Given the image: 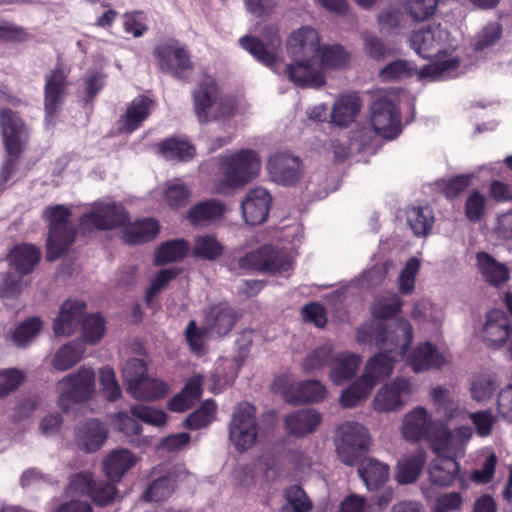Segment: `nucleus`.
I'll use <instances>...</instances> for the list:
<instances>
[{
	"mask_svg": "<svg viewBox=\"0 0 512 512\" xmlns=\"http://www.w3.org/2000/svg\"><path fill=\"white\" fill-rule=\"evenodd\" d=\"M412 338L410 322H364L357 329V341L374 344L379 349V353L366 363L362 374L364 381L374 387L380 380L389 377L395 362L410 347Z\"/></svg>",
	"mask_w": 512,
	"mask_h": 512,
	"instance_id": "f257e3e1",
	"label": "nucleus"
},
{
	"mask_svg": "<svg viewBox=\"0 0 512 512\" xmlns=\"http://www.w3.org/2000/svg\"><path fill=\"white\" fill-rule=\"evenodd\" d=\"M218 161L220 178L217 190L220 193L243 187L258 176L261 168L259 154L252 149L227 152L219 156Z\"/></svg>",
	"mask_w": 512,
	"mask_h": 512,
	"instance_id": "f03ea898",
	"label": "nucleus"
},
{
	"mask_svg": "<svg viewBox=\"0 0 512 512\" xmlns=\"http://www.w3.org/2000/svg\"><path fill=\"white\" fill-rule=\"evenodd\" d=\"M71 215V210L60 204L48 206L43 210L42 217L49 228L46 243L48 261L58 259L74 242L76 229L70 221Z\"/></svg>",
	"mask_w": 512,
	"mask_h": 512,
	"instance_id": "7ed1b4c3",
	"label": "nucleus"
},
{
	"mask_svg": "<svg viewBox=\"0 0 512 512\" xmlns=\"http://www.w3.org/2000/svg\"><path fill=\"white\" fill-rule=\"evenodd\" d=\"M194 111L200 123L219 120L234 115L236 102L230 96L220 95L217 85L206 80L193 92Z\"/></svg>",
	"mask_w": 512,
	"mask_h": 512,
	"instance_id": "20e7f679",
	"label": "nucleus"
},
{
	"mask_svg": "<svg viewBox=\"0 0 512 512\" xmlns=\"http://www.w3.org/2000/svg\"><path fill=\"white\" fill-rule=\"evenodd\" d=\"M371 443L368 429L358 422L346 421L337 428V455L347 466L355 465L360 455L369 450Z\"/></svg>",
	"mask_w": 512,
	"mask_h": 512,
	"instance_id": "39448f33",
	"label": "nucleus"
},
{
	"mask_svg": "<svg viewBox=\"0 0 512 512\" xmlns=\"http://www.w3.org/2000/svg\"><path fill=\"white\" fill-rule=\"evenodd\" d=\"M58 406L69 411L72 404L89 399L95 391V373L86 366L63 377L56 384Z\"/></svg>",
	"mask_w": 512,
	"mask_h": 512,
	"instance_id": "423d86ee",
	"label": "nucleus"
},
{
	"mask_svg": "<svg viewBox=\"0 0 512 512\" xmlns=\"http://www.w3.org/2000/svg\"><path fill=\"white\" fill-rule=\"evenodd\" d=\"M258 424L256 407L248 402L237 404L229 423V439L237 451L250 449L256 442Z\"/></svg>",
	"mask_w": 512,
	"mask_h": 512,
	"instance_id": "0eeeda50",
	"label": "nucleus"
},
{
	"mask_svg": "<svg viewBox=\"0 0 512 512\" xmlns=\"http://www.w3.org/2000/svg\"><path fill=\"white\" fill-rule=\"evenodd\" d=\"M128 219V212L121 203L104 198L91 204L89 212L81 216L80 226L89 230H111L124 225Z\"/></svg>",
	"mask_w": 512,
	"mask_h": 512,
	"instance_id": "6e6552de",
	"label": "nucleus"
},
{
	"mask_svg": "<svg viewBox=\"0 0 512 512\" xmlns=\"http://www.w3.org/2000/svg\"><path fill=\"white\" fill-rule=\"evenodd\" d=\"M237 266L245 270L282 273L292 267V259L272 245H263L259 249L240 257L237 260Z\"/></svg>",
	"mask_w": 512,
	"mask_h": 512,
	"instance_id": "1a4fd4ad",
	"label": "nucleus"
},
{
	"mask_svg": "<svg viewBox=\"0 0 512 512\" xmlns=\"http://www.w3.org/2000/svg\"><path fill=\"white\" fill-rule=\"evenodd\" d=\"M414 386L409 379L397 377L383 385L375 394L373 407L381 413L401 410L413 395Z\"/></svg>",
	"mask_w": 512,
	"mask_h": 512,
	"instance_id": "9d476101",
	"label": "nucleus"
},
{
	"mask_svg": "<svg viewBox=\"0 0 512 512\" xmlns=\"http://www.w3.org/2000/svg\"><path fill=\"white\" fill-rule=\"evenodd\" d=\"M409 41L411 48L423 58H430L453 47L448 30L440 24L413 32Z\"/></svg>",
	"mask_w": 512,
	"mask_h": 512,
	"instance_id": "9b49d317",
	"label": "nucleus"
},
{
	"mask_svg": "<svg viewBox=\"0 0 512 512\" xmlns=\"http://www.w3.org/2000/svg\"><path fill=\"white\" fill-rule=\"evenodd\" d=\"M267 169L271 179L284 186L298 182L303 173L300 158L288 152H277L271 155Z\"/></svg>",
	"mask_w": 512,
	"mask_h": 512,
	"instance_id": "f8f14e48",
	"label": "nucleus"
},
{
	"mask_svg": "<svg viewBox=\"0 0 512 512\" xmlns=\"http://www.w3.org/2000/svg\"><path fill=\"white\" fill-rule=\"evenodd\" d=\"M154 56L160 69L170 73L176 78H181V72L192 68L189 54L184 47L176 42H166L157 45Z\"/></svg>",
	"mask_w": 512,
	"mask_h": 512,
	"instance_id": "ddd939ff",
	"label": "nucleus"
},
{
	"mask_svg": "<svg viewBox=\"0 0 512 512\" xmlns=\"http://www.w3.org/2000/svg\"><path fill=\"white\" fill-rule=\"evenodd\" d=\"M371 124L376 133L392 139L400 131V116L394 103L387 99H378L371 106Z\"/></svg>",
	"mask_w": 512,
	"mask_h": 512,
	"instance_id": "4468645a",
	"label": "nucleus"
},
{
	"mask_svg": "<svg viewBox=\"0 0 512 512\" xmlns=\"http://www.w3.org/2000/svg\"><path fill=\"white\" fill-rule=\"evenodd\" d=\"M287 51L292 60L319 59L320 41L317 31L310 26L297 29L287 41Z\"/></svg>",
	"mask_w": 512,
	"mask_h": 512,
	"instance_id": "2eb2a0df",
	"label": "nucleus"
},
{
	"mask_svg": "<svg viewBox=\"0 0 512 512\" xmlns=\"http://www.w3.org/2000/svg\"><path fill=\"white\" fill-rule=\"evenodd\" d=\"M0 126L7 153L18 156L28 139V132L24 122L11 110L0 111Z\"/></svg>",
	"mask_w": 512,
	"mask_h": 512,
	"instance_id": "dca6fc26",
	"label": "nucleus"
},
{
	"mask_svg": "<svg viewBox=\"0 0 512 512\" xmlns=\"http://www.w3.org/2000/svg\"><path fill=\"white\" fill-rule=\"evenodd\" d=\"M286 74L290 81L302 88H319L325 83L319 59L292 60L286 66Z\"/></svg>",
	"mask_w": 512,
	"mask_h": 512,
	"instance_id": "f3484780",
	"label": "nucleus"
},
{
	"mask_svg": "<svg viewBox=\"0 0 512 512\" xmlns=\"http://www.w3.org/2000/svg\"><path fill=\"white\" fill-rule=\"evenodd\" d=\"M472 436V429L469 426H460L455 432L450 431L446 426H439L435 430L432 439V451L434 453H450L459 456L463 453V447Z\"/></svg>",
	"mask_w": 512,
	"mask_h": 512,
	"instance_id": "a211bd4d",
	"label": "nucleus"
},
{
	"mask_svg": "<svg viewBox=\"0 0 512 512\" xmlns=\"http://www.w3.org/2000/svg\"><path fill=\"white\" fill-rule=\"evenodd\" d=\"M272 197L268 190L257 187L247 192L241 202L244 220L250 225L262 224L268 217Z\"/></svg>",
	"mask_w": 512,
	"mask_h": 512,
	"instance_id": "6ab92c4d",
	"label": "nucleus"
},
{
	"mask_svg": "<svg viewBox=\"0 0 512 512\" xmlns=\"http://www.w3.org/2000/svg\"><path fill=\"white\" fill-rule=\"evenodd\" d=\"M449 357L441 353L436 346L430 342L418 345L407 356L406 363L415 373H421L431 369H441L448 364Z\"/></svg>",
	"mask_w": 512,
	"mask_h": 512,
	"instance_id": "aec40b11",
	"label": "nucleus"
},
{
	"mask_svg": "<svg viewBox=\"0 0 512 512\" xmlns=\"http://www.w3.org/2000/svg\"><path fill=\"white\" fill-rule=\"evenodd\" d=\"M233 328V322H208L207 325H197L189 322L185 337L192 351L201 354L204 351V342L211 338L226 335Z\"/></svg>",
	"mask_w": 512,
	"mask_h": 512,
	"instance_id": "412c9836",
	"label": "nucleus"
},
{
	"mask_svg": "<svg viewBox=\"0 0 512 512\" xmlns=\"http://www.w3.org/2000/svg\"><path fill=\"white\" fill-rule=\"evenodd\" d=\"M428 467L429 480L439 487L451 486L459 477V464L455 460L457 456L450 453H435Z\"/></svg>",
	"mask_w": 512,
	"mask_h": 512,
	"instance_id": "4be33fe9",
	"label": "nucleus"
},
{
	"mask_svg": "<svg viewBox=\"0 0 512 512\" xmlns=\"http://www.w3.org/2000/svg\"><path fill=\"white\" fill-rule=\"evenodd\" d=\"M286 431L295 437L314 433L322 421L321 414L312 408L293 411L284 417Z\"/></svg>",
	"mask_w": 512,
	"mask_h": 512,
	"instance_id": "5701e85b",
	"label": "nucleus"
},
{
	"mask_svg": "<svg viewBox=\"0 0 512 512\" xmlns=\"http://www.w3.org/2000/svg\"><path fill=\"white\" fill-rule=\"evenodd\" d=\"M67 86L66 75L62 69L56 68L46 77L44 105L46 118L51 120L61 106Z\"/></svg>",
	"mask_w": 512,
	"mask_h": 512,
	"instance_id": "b1692460",
	"label": "nucleus"
},
{
	"mask_svg": "<svg viewBox=\"0 0 512 512\" xmlns=\"http://www.w3.org/2000/svg\"><path fill=\"white\" fill-rule=\"evenodd\" d=\"M239 43L256 59L266 66L273 67L281 59L280 39L274 36L268 46L251 36L240 38Z\"/></svg>",
	"mask_w": 512,
	"mask_h": 512,
	"instance_id": "393cba45",
	"label": "nucleus"
},
{
	"mask_svg": "<svg viewBox=\"0 0 512 512\" xmlns=\"http://www.w3.org/2000/svg\"><path fill=\"white\" fill-rule=\"evenodd\" d=\"M358 475L370 491L378 490L389 480L390 467L387 463L373 457L362 459Z\"/></svg>",
	"mask_w": 512,
	"mask_h": 512,
	"instance_id": "a878e982",
	"label": "nucleus"
},
{
	"mask_svg": "<svg viewBox=\"0 0 512 512\" xmlns=\"http://www.w3.org/2000/svg\"><path fill=\"white\" fill-rule=\"evenodd\" d=\"M437 428L433 431L430 429L427 411L423 407H417L405 415L402 434L407 440L417 441L429 437L432 442Z\"/></svg>",
	"mask_w": 512,
	"mask_h": 512,
	"instance_id": "bb28decb",
	"label": "nucleus"
},
{
	"mask_svg": "<svg viewBox=\"0 0 512 512\" xmlns=\"http://www.w3.org/2000/svg\"><path fill=\"white\" fill-rule=\"evenodd\" d=\"M326 397V388L316 380L300 382L284 391V399L292 405L320 402Z\"/></svg>",
	"mask_w": 512,
	"mask_h": 512,
	"instance_id": "cd10ccee",
	"label": "nucleus"
},
{
	"mask_svg": "<svg viewBox=\"0 0 512 512\" xmlns=\"http://www.w3.org/2000/svg\"><path fill=\"white\" fill-rule=\"evenodd\" d=\"M224 205L216 200L202 201L187 211V219L193 226L206 227L222 220Z\"/></svg>",
	"mask_w": 512,
	"mask_h": 512,
	"instance_id": "c85d7f7f",
	"label": "nucleus"
},
{
	"mask_svg": "<svg viewBox=\"0 0 512 512\" xmlns=\"http://www.w3.org/2000/svg\"><path fill=\"white\" fill-rule=\"evenodd\" d=\"M153 106V100L146 96L134 98L127 106L120 130L125 133L135 131L148 118Z\"/></svg>",
	"mask_w": 512,
	"mask_h": 512,
	"instance_id": "c756f323",
	"label": "nucleus"
},
{
	"mask_svg": "<svg viewBox=\"0 0 512 512\" xmlns=\"http://www.w3.org/2000/svg\"><path fill=\"white\" fill-rule=\"evenodd\" d=\"M137 462L136 456L125 448L112 450L103 460V470L110 481H119Z\"/></svg>",
	"mask_w": 512,
	"mask_h": 512,
	"instance_id": "7c9ffc66",
	"label": "nucleus"
},
{
	"mask_svg": "<svg viewBox=\"0 0 512 512\" xmlns=\"http://www.w3.org/2000/svg\"><path fill=\"white\" fill-rule=\"evenodd\" d=\"M85 347L75 341L61 345L51 356L50 366L52 369L65 372L75 367L84 357Z\"/></svg>",
	"mask_w": 512,
	"mask_h": 512,
	"instance_id": "2f4dec72",
	"label": "nucleus"
},
{
	"mask_svg": "<svg viewBox=\"0 0 512 512\" xmlns=\"http://www.w3.org/2000/svg\"><path fill=\"white\" fill-rule=\"evenodd\" d=\"M426 462V453L422 449L415 450L412 454L398 461L395 479L401 484H411L420 476Z\"/></svg>",
	"mask_w": 512,
	"mask_h": 512,
	"instance_id": "473e14b6",
	"label": "nucleus"
},
{
	"mask_svg": "<svg viewBox=\"0 0 512 512\" xmlns=\"http://www.w3.org/2000/svg\"><path fill=\"white\" fill-rule=\"evenodd\" d=\"M108 431L104 424L97 420L87 421L76 433L78 444L86 452H95L100 449L107 439Z\"/></svg>",
	"mask_w": 512,
	"mask_h": 512,
	"instance_id": "72a5a7b5",
	"label": "nucleus"
},
{
	"mask_svg": "<svg viewBox=\"0 0 512 512\" xmlns=\"http://www.w3.org/2000/svg\"><path fill=\"white\" fill-rule=\"evenodd\" d=\"M40 257V250L32 244L15 246L7 255L10 266L14 267L21 275L30 273L39 262Z\"/></svg>",
	"mask_w": 512,
	"mask_h": 512,
	"instance_id": "f704fd0d",
	"label": "nucleus"
},
{
	"mask_svg": "<svg viewBox=\"0 0 512 512\" xmlns=\"http://www.w3.org/2000/svg\"><path fill=\"white\" fill-rule=\"evenodd\" d=\"M360 107V100L356 95L341 96L334 103L331 122L338 126H348L355 120Z\"/></svg>",
	"mask_w": 512,
	"mask_h": 512,
	"instance_id": "c9c22d12",
	"label": "nucleus"
},
{
	"mask_svg": "<svg viewBox=\"0 0 512 512\" xmlns=\"http://www.w3.org/2000/svg\"><path fill=\"white\" fill-rule=\"evenodd\" d=\"M430 396L437 408V412L443 418L453 419L463 413L459 401L451 390L442 386H436L430 390Z\"/></svg>",
	"mask_w": 512,
	"mask_h": 512,
	"instance_id": "e433bc0d",
	"label": "nucleus"
},
{
	"mask_svg": "<svg viewBox=\"0 0 512 512\" xmlns=\"http://www.w3.org/2000/svg\"><path fill=\"white\" fill-rule=\"evenodd\" d=\"M159 225L154 219H143L125 226L123 240L128 244H140L155 238Z\"/></svg>",
	"mask_w": 512,
	"mask_h": 512,
	"instance_id": "4c0bfd02",
	"label": "nucleus"
},
{
	"mask_svg": "<svg viewBox=\"0 0 512 512\" xmlns=\"http://www.w3.org/2000/svg\"><path fill=\"white\" fill-rule=\"evenodd\" d=\"M335 365L330 372L331 381L340 385L352 378L359 369L360 357L354 353L342 352L335 356Z\"/></svg>",
	"mask_w": 512,
	"mask_h": 512,
	"instance_id": "58836bf2",
	"label": "nucleus"
},
{
	"mask_svg": "<svg viewBox=\"0 0 512 512\" xmlns=\"http://www.w3.org/2000/svg\"><path fill=\"white\" fill-rule=\"evenodd\" d=\"M482 338L490 347L497 348L507 343L509 355L512 358V328L508 322H485Z\"/></svg>",
	"mask_w": 512,
	"mask_h": 512,
	"instance_id": "ea45409f",
	"label": "nucleus"
},
{
	"mask_svg": "<svg viewBox=\"0 0 512 512\" xmlns=\"http://www.w3.org/2000/svg\"><path fill=\"white\" fill-rule=\"evenodd\" d=\"M477 265L482 275L492 285L498 286L509 278V271L506 266L498 263L485 252L477 254Z\"/></svg>",
	"mask_w": 512,
	"mask_h": 512,
	"instance_id": "a19ab883",
	"label": "nucleus"
},
{
	"mask_svg": "<svg viewBox=\"0 0 512 512\" xmlns=\"http://www.w3.org/2000/svg\"><path fill=\"white\" fill-rule=\"evenodd\" d=\"M406 219L417 237L426 236L433 224L432 210L425 206H411L406 209Z\"/></svg>",
	"mask_w": 512,
	"mask_h": 512,
	"instance_id": "79ce46f5",
	"label": "nucleus"
},
{
	"mask_svg": "<svg viewBox=\"0 0 512 512\" xmlns=\"http://www.w3.org/2000/svg\"><path fill=\"white\" fill-rule=\"evenodd\" d=\"M126 390L134 398L146 401L161 398L167 391L166 385L163 382L149 377H145L136 385L126 387Z\"/></svg>",
	"mask_w": 512,
	"mask_h": 512,
	"instance_id": "37998d69",
	"label": "nucleus"
},
{
	"mask_svg": "<svg viewBox=\"0 0 512 512\" xmlns=\"http://www.w3.org/2000/svg\"><path fill=\"white\" fill-rule=\"evenodd\" d=\"M55 320H103V318L99 313L88 312L84 301L67 299L60 306Z\"/></svg>",
	"mask_w": 512,
	"mask_h": 512,
	"instance_id": "c03bdc74",
	"label": "nucleus"
},
{
	"mask_svg": "<svg viewBox=\"0 0 512 512\" xmlns=\"http://www.w3.org/2000/svg\"><path fill=\"white\" fill-rule=\"evenodd\" d=\"M189 243L184 239H175L163 243L155 253V262L159 265L182 260L189 251Z\"/></svg>",
	"mask_w": 512,
	"mask_h": 512,
	"instance_id": "a18cd8bd",
	"label": "nucleus"
},
{
	"mask_svg": "<svg viewBox=\"0 0 512 512\" xmlns=\"http://www.w3.org/2000/svg\"><path fill=\"white\" fill-rule=\"evenodd\" d=\"M402 305V300L397 294L380 296L371 305V313L375 320H387L396 317Z\"/></svg>",
	"mask_w": 512,
	"mask_h": 512,
	"instance_id": "49530a36",
	"label": "nucleus"
},
{
	"mask_svg": "<svg viewBox=\"0 0 512 512\" xmlns=\"http://www.w3.org/2000/svg\"><path fill=\"white\" fill-rule=\"evenodd\" d=\"M458 67L459 60L456 57H451L444 61H436L424 66L419 71V77L431 81L446 79L452 77Z\"/></svg>",
	"mask_w": 512,
	"mask_h": 512,
	"instance_id": "de8ad7c7",
	"label": "nucleus"
},
{
	"mask_svg": "<svg viewBox=\"0 0 512 512\" xmlns=\"http://www.w3.org/2000/svg\"><path fill=\"white\" fill-rule=\"evenodd\" d=\"M160 152L167 160L187 161L195 154V148L186 141L167 139L160 145Z\"/></svg>",
	"mask_w": 512,
	"mask_h": 512,
	"instance_id": "09e8293b",
	"label": "nucleus"
},
{
	"mask_svg": "<svg viewBox=\"0 0 512 512\" xmlns=\"http://www.w3.org/2000/svg\"><path fill=\"white\" fill-rule=\"evenodd\" d=\"M372 389V385L367 381H364L361 376L359 380L354 382L341 393L340 403L346 408L357 406L370 395Z\"/></svg>",
	"mask_w": 512,
	"mask_h": 512,
	"instance_id": "8fccbe9b",
	"label": "nucleus"
},
{
	"mask_svg": "<svg viewBox=\"0 0 512 512\" xmlns=\"http://www.w3.org/2000/svg\"><path fill=\"white\" fill-rule=\"evenodd\" d=\"M96 481L90 471H81L69 477L66 487L67 495L73 496H92V490Z\"/></svg>",
	"mask_w": 512,
	"mask_h": 512,
	"instance_id": "3c124183",
	"label": "nucleus"
},
{
	"mask_svg": "<svg viewBox=\"0 0 512 512\" xmlns=\"http://www.w3.org/2000/svg\"><path fill=\"white\" fill-rule=\"evenodd\" d=\"M216 404L213 400H206L196 411L185 420L184 425L192 430L208 426L215 418Z\"/></svg>",
	"mask_w": 512,
	"mask_h": 512,
	"instance_id": "603ef678",
	"label": "nucleus"
},
{
	"mask_svg": "<svg viewBox=\"0 0 512 512\" xmlns=\"http://www.w3.org/2000/svg\"><path fill=\"white\" fill-rule=\"evenodd\" d=\"M376 18L379 31L385 35H391L400 28L403 14L399 8L389 6L383 8Z\"/></svg>",
	"mask_w": 512,
	"mask_h": 512,
	"instance_id": "864d4df0",
	"label": "nucleus"
},
{
	"mask_svg": "<svg viewBox=\"0 0 512 512\" xmlns=\"http://www.w3.org/2000/svg\"><path fill=\"white\" fill-rule=\"evenodd\" d=\"M223 252V246L211 235H203L196 238L193 253L197 257L206 260H215Z\"/></svg>",
	"mask_w": 512,
	"mask_h": 512,
	"instance_id": "5fc2aeb1",
	"label": "nucleus"
},
{
	"mask_svg": "<svg viewBox=\"0 0 512 512\" xmlns=\"http://www.w3.org/2000/svg\"><path fill=\"white\" fill-rule=\"evenodd\" d=\"M417 73L416 66L407 60H397L387 64L379 72V77L383 81H394L405 77H410Z\"/></svg>",
	"mask_w": 512,
	"mask_h": 512,
	"instance_id": "6e6d98bb",
	"label": "nucleus"
},
{
	"mask_svg": "<svg viewBox=\"0 0 512 512\" xmlns=\"http://www.w3.org/2000/svg\"><path fill=\"white\" fill-rule=\"evenodd\" d=\"M333 347L331 344L326 343L317 349H315L312 353L307 355V357L303 361V369L307 373L314 372L323 368L327 363L331 360H334L335 357L332 356Z\"/></svg>",
	"mask_w": 512,
	"mask_h": 512,
	"instance_id": "4d7b16f0",
	"label": "nucleus"
},
{
	"mask_svg": "<svg viewBox=\"0 0 512 512\" xmlns=\"http://www.w3.org/2000/svg\"><path fill=\"white\" fill-rule=\"evenodd\" d=\"M175 489V480L164 476L155 480L145 491L143 497L146 501H162L167 499Z\"/></svg>",
	"mask_w": 512,
	"mask_h": 512,
	"instance_id": "13d9d810",
	"label": "nucleus"
},
{
	"mask_svg": "<svg viewBox=\"0 0 512 512\" xmlns=\"http://www.w3.org/2000/svg\"><path fill=\"white\" fill-rule=\"evenodd\" d=\"M320 60L324 66L341 69L349 63L350 55L340 45L325 46L321 50Z\"/></svg>",
	"mask_w": 512,
	"mask_h": 512,
	"instance_id": "bf43d9fd",
	"label": "nucleus"
},
{
	"mask_svg": "<svg viewBox=\"0 0 512 512\" xmlns=\"http://www.w3.org/2000/svg\"><path fill=\"white\" fill-rule=\"evenodd\" d=\"M438 7V0H406L405 8L414 21H424L432 16Z\"/></svg>",
	"mask_w": 512,
	"mask_h": 512,
	"instance_id": "052dcab7",
	"label": "nucleus"
},
{
	"mask_svg": "<svg viewBox=\"0 0 512 512\" xmlns=\"http://www.w3.org/2000/svg\"><path fill=\"white\" fill-rule=\"evenodd\" d=\"M420 269V261L410 258L398 278V289L402 294H411L415 288V279Z\"/></svg>",
	"mask_w": 512,
	"mask_h": 512,
	"instance_id": "680f3d73",
	"label": "nucleus"
},
{
	"mask_svg": "<svg viewBox=\"0 0 512 512\" xmlns=\"http://www.w3.org/2000/svg\"><path fill=\"white\" fill-rule=\"evenodd\" d=\"M42 322H20L13 330L11 339L18 347H26L42 329Z\"/></svg>",
	"mask_w": 512,
	"mask_h": 512,
	"instance_id": "e2e57ef3",
	"label": "nucleus"
},
{
	"mask_svg": "<svg viewBox=\"0 0 512 512\" xmlns=\"http://www.w3.org/2000/svg\"><path fill=\"white\" fill-rule=\"evenodd\" d=\"M24 275L17 273H6L0 281V297L5 299L17 298L27 286L23 281Z\"/></svg>",
	"mask_w": 512,
	"mask_h": 512,
	"instance_id": "0e129e2a",
	"label": "nucleus"
},
{
	"mask_svg": "<svg viewBox=\"0 0 512 512\" xmlns=\"http://www.w3.org/2000/svg\"><path fill=\"white\" fill-rule=\"evenodd\" d=\"M190 197L189 189L178 181L169 182L165 190V202L170 207H180L187 203Z\"/></svg>",
	"mask_w": 512,
	"mask_h": 512,
	"instance_id": "69168bd1",
	"label": "nucleus"
},
{
	"mask_svg": "<svg viewBox=\"0 0 512 512\" xmlns=\"http://www.w3.org/2000/svg\"><path fill=\"white\" fill-rule=\"evenodd\" d=\"M112 482L98 481L94 483L91 499L95 504L106 506L117 499V489Z\"/></svg>",
	"mask_w": 512,
	"mask_h": 512,
	"instance_id": "338daca9",
	"label": "nucleus"
},
{
	"mask_svg": "<svg viewBox=\"0 0 512 512\" xmlns=\"http://www.w3.org/2000/svg\"><path fill=\"white\" fill-rule=\"evenodd\" d=\"M122 374L127 387L136 385L147 377L146 364L141 359H129L123 367Z\"/></svg>",
	"mask_w": 512,
	"mask_h": 512,
	"instance_id": "774afa93",
	"label": "nucleus"
}]
</instances>
